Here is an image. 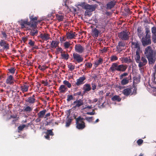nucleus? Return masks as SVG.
<instances>
[{"instance_id":"1","label":"nucleus","mask_w":156,"mask_h":156,"mask_svg":"<svg viewBox=\"0 0 156 156\" xmlns=\"http://www.w3.org/2000/svg\"><path fill=\"white\" fill-rule=\"evenodd\" d=\"M144 52L149 65H153L156 61V51L152 49L151 46H149L145 48Z\"/></svg>"},{"instance_id":"2","label":"nucleus","mask_w":156,"mask_h":156,"mask_svg":"<svg viewBox=\"0 0 156 156\" xmlns=\"http://www.w3.org/2000/svg\"><path fill=\"white\" fill-rule=\"evenodd\" d=\"M137 89L134 86L124 89L122 91V93L126 96L129 95H134L136 94Z\"/></svg>"},{"instance_id":"3","label":"nucleus","mask_w":156,"mask_h":156,"mask_svg":"<svg viewBox=\"0 0 156 156\" xmlns=\"http://www.w3.org/2000/svg\"><path fill=\"white\" fill-rule=\"evenodd\" d=\"M141 41L144 47L150 45L151 43V36H144L142 37Z\"/></svg>"},{"instance_id":"4","label":"nucleus","mask_w":156,"mask_h":156,"mask_svg":"<svg viewBox=\"0 0 156 156\" xmlns=\"http://www.w3.org/2000/svg\"><path fill=\"white\" fill-rule=\"evenodd\" d=\"M118 36L121 40H127L129 39L128 32L127 30L122 31L118 34Z\"/></svg>"},{"instance_id":"5","label":"nucleus","mask_w":156,"mask_h":156,"mask_svg":"<svg viewBox=\"0 0 156 156\" xmlns=\"http://www.w3.org/2000/svg\"><path fill=\"white\" fill-rule=\"evenodd\" d=\"M83 104V101L81 99L79 100H76L74 101L72 104V105H74L73 108L74 109L78 108L80 106L82 105Z\"/></svg>"},{"instance_id":"6","label":"nucleus","mask_w":156,"mask_h":156,"mask_svg":"<svg viewBox=\"0 0 156 156\" xmlns=\"http://www.w3.org/2000/svg\"><path fill=\"white\" fill-rule=\"evenodd\" d=\"M73 57L74 60L78 63H80L83 61V58L77 53H74L73 54Z\"/></svg>"},{"instance_id":"7","label":"nucleus","mask_w":156,"mask_h":156,"mask_svg":"<svg viewBox=\"0 0 156 156\" xmlns=\"http://www.w3.org/2000/svg\"><path fill=\"white\" fill-rule=\"evenodd\" d=\"M75 51L79 53H82L84 49V47L79 44L75 45Z\"/></svg>"},{"instance_id":"8","label":"nucleus","mask_w":156,"mask_h":156,"mask_svg":"<svg viewBox=\"0 0 156 156\" xmlns=\"http://www.w3.org/2000/svg\"><path fill=\"white\" fill-rule=\"evenodd\" d=\"M76 124L77 128L79 129H82L85 127V123H82L77 120H76Z\"/></svg>"},{"instance_id":"9","label":"nucleus","mask_w":156,"mask_h":156,"mask_svg":"<svg viewBox=\"0 0 156 156\" xmlns=\"http://www.w3.org/2000/svg\"><path fill=\"white\" fill-rule=\"evenodd\" d=\"M20 23L22 28L25 27V25H27L28 26H30V22H28L27 20L26 19L21 20L20 22Z\"/></svg>"},{"instance_id":"10","label":"nucleus","mask_w":156,"mask_h":156,"mask_svg":"<svg viewBox=\"0 0 156 156\" xmlns=\"http://www.w3.org/2000/svg\"><path fill=\"white\" fill-rule=\"evenodd\" d=\"M110 69L112 72L118 70V65L116 63H113L110 68Z\"/></svg>"},{"instance_id":"11","label":"nucleus","mask_w":156,"mask_h":156,"mask_svg":"<svg viewBox=\"0 0 156 156\" xmlns=\"http://www.w3.org/2000/svg\"><path fill=\"white\" fill-rule=\"evenodd\" d=\"M83 92L84 94L90 91L91 89V88L89 84L86 83L83 85Z\"/></svg>"},{"instance_id":"12","label":"nucleus","mask_w":156,"mask_h":156,"mask_svg":"<svg viewBox=\"0 0 156 156\" xmlns=\"http://www.w3.org/2000/svg\"><path fill=\"white\" fill-rule=\"evenodd\" d=\"M86 79V77L83 76L82 77H80L78 79H77L76 84L79 86L80 85L83 83V81Z\"/></svg>"},{"instance_id":"13","label":"nucleus","mask_w":156,"mask_h":156,"mask_svg":"<svg viewBox=\"0 0 156 156\" xmlns=\"http://www.w3.org/2000/svg\"><path fill=\"white\" fill-rule=\"evenodd\" d=\"M14 79L12 76L10 75L8 76L6 80V83L9 84L11 85L14 83L13 81Z\"/></svg>"},{"instance_id":"14","label":"nucleus","mask_w":156,"mask_h":156,"mask_svg":"<svg viewBox=\"0 0 156 156\" xmlns=\"http://www.w3.org/2000/svg\"><path fill=\"white\" fill-rule=\"evenodd\" d=\"M100 32L97 29L94 28L92 29V35L94 37H97L98 36Z\"/></svg>"},{"instance_id":"15","label":"nucleus","mask_w":156,"mask_h":156,"mask_svg":"<svg viewBox=\"0 0 156 156\" xmlns=\"http://www.w3.org/2000/svg\"><path fill=\"white\" fill-rule=\"evenodd\" d=\"M131 43L133 48L136 49V51L138 52L140 51V45L139 43L138 42H132Z\"/></svg>"},{"instance_id":"16","label":"nucleus","mask_w":156,"mask_h":156,"mask_svg":"<svg viewBox=\"0 0 156 156\" xmlns=\"http://www.w3.org/2000/svg\"><path fill=\"white\" fill-rule=\"evenodd\" d=\"M144 27L145 34L144 36H151L150 26L147 25L145 26Z\"/></svg>"},{"instance_id":"17","label":"nucleus","mask_w":156,"mask_h":156,"mask_svg":"<svg viewBox=\"0 0 156 156\" xmlns=\"http://www.w3.org/2000/svg\"><path fill=\"white\" fill-rule=\"evenodd\" d=\"M116 2L115 1L113 0L108 2L106 5L107 9H110L112 8L115 5Z\"/></svg>"},{"instance_id":"18","label":"nucleus","mask_w":156,"mask_h":156,"mask_svg":"<svg viewBox=\"0 0 156 156\" xmlns=\"http://www.w3.org/2000/svg\"><path fill=\"white\" fill-rule=\"evenodd\" d=\"M127 66L123 64L118 65V71L124 72L126 71Z\"/></svg>"},{"instance_id":"19","label":"nucleus","mask_w":156,"mask_h":156,"mask_svg":"<svg viewBox=\"0 0 156 156\" xmlns=\"http://www.w3.org/2000/svg\"><path fill=\"white\" fill-rule=\"evenodd\" d=\"M85 9L93 12L95 10V8L92 5L87 4L85 7Z\"/></svg>"},{"instance_id":"20","label":"nucleus","mask_w":156,"mask_h":156,"mask_svg":"<svg viewBox=\"0 0 156 156\" xmlns=\"http://www.w3.org/2000/svg\"><path fill=\"white\" fill-rule=\"evenodd\" d=\"M40 37L43 40L47 41L49 38V35L48 34H41L40 35Z\"/></svg>"},{"instance_id":"21","label":"nucleus","mask_w":156,"mask_h":156,"mask_svg":"<svg viewBox=\"0 0 156 156\" xmlns=\"http://www.w3.org/2000/svg\"><path fill=\"white\" fill-rule=\"evenodd\" d=\"M59 44V42L57 41H52L50 47L52 48H55Z\"/></svg>"},{"instance_id":"22","label":"nucleus","mask_w":156,"mask_h":156,"mask_svg":"<svg viewBox=\"0 0 156 156\" xmlns=\"http://www.w3.org/2000/svg\"><path fill=\"white\" fill-rule=\"evenodd\" d=\"M67 88L65 87V86L64 85H61L59 88V90L60 91V92L61 93H64L66 91H67Z\"/></svg>"},{"instance_id":"23","label":"nucleus","mask_w":156,"mask_h":156,"mask_svg":"<svg viewBox=\"0 0 156 156\" xmlns=\"http://www.w3.org/2000/svg\"><path fill=\"white\" fill-rule=\"evenodd\" d=\"M67 38L68 39L73 38L76 36L75 32H70L67 33Z\"/></svg>"},{"instance_id":"24","label":"nucleus","mask_w":156,"mask_h":156,"mask_svg":"<svg viewBox=\"0 0 156 156\" xmlns=\"http://www.w3.org/2000/svg\"><path fill=\"white\" fill-rule=\"evenodd\" d=\"M46 112V109H44L41 111L37 114L38 117H40L41 118L44 117Z\"/></svg>"},{"instance_id":"25","label":"nucleus","mask_w":156,"mask_h":156,"mask_svg":"<svg viewBox=\"0 0 156 156\" xmlns=\"http://www.w3.org/2000/svg\"><path fill=\"white\" fill-rule=\"evenodd\" d=\"M29 86L24 85L21 86V90L23 92H24L28 91Z\"/></svg>"},{"instance_id":"26","label":"nucleus","mask_w":156,"mask_h":156,"mask_svg":"<svg viewBox=\"0 0 156 156\" xmlns=\"http://www.w3.org/2000/svg\"><path fill=\"white\" fill-rule=\"evenodd\" d=\"M129 78L126 77L123 79L121 82V84L122 85H124L127 84L129 82Z\"/></svg>"},{"instance_id":"27","label":"nucleus","mask_w":156,"mask_h":156,"mask_svg":"<svg viewBox=\"0 0 156 156\" xmlns=\"http://www.w3.org/2000/svg\"><path fill=\"white\" fill-rule=\"evenodd\" d=\"M140 51H136V56L135 59L136 62H139L140 61V57L139 53Z\"/></svg>"},{"instance_id":"28","label":"nucleus","mask_w":156,"mask_h":156,"mask_svg":"<svg viewBox=\"0 0 156 156\" xmlns=\"http://www.w3.org/2000/svg\"><path fill=\"white\" fill-rule=\"evenodd\" d=\"M38 32V30H37L35 29H33L31 30L29 34L30 35L34 36L35 35H36Z\"/></svg>"},{"instance_id":"29","label":"nucleus","mask_w":156,"mask_h":156,"mask_svg":"<svg viewBox=\"0 0 156 156\" xmlns=\"http://www.w3.org/2000/svg\"><path fill=\"white\" fill-rule=\"evenodd\" d=\"M35 99L33 97H30L26 100V102H28L30 104L34 103L35 102Z\"/></svg>"},{"instance_id":"30","label":"nucleus","mask_w":156,"mask_h":156,"mask_svg":"<svg viewBox=\"0 0 156 156\" xmlns=\"http://www.w3.org/2000/svg\"><path fill=\"white\" fill-rule=\"evenodd\" d=\"M121 98H120L119 96L115 95L112 97V100L113 101H117L118 102H119L121 100Z\"/></svg>"},{"instance_id":"31","label":"nucleus","mask_w":156,"mask_h":156,"mask_svg":"<svg viewBox=\"0 0 156 156\" xmlns=\"http://www.w3.org/2000/svg\"><path fill=\"white\" fill-rule=\"evenodd\" d=\"M154 68L155 69V72H154L152 74V80L154 82L155 81V75H156V65L154 66Z\"/></svg>"},{"instance_id":"32","label":"nucleus","mask_w":156,"mask_h":156,"mask_svg":"<svg viewBox=\"0 0 156 156\" xmlns=\"http://www.w3.org/2000/svg\"><path fill=\"white\" fill-rule=\"evenodd\" d=\"M92 12L90 11V10L86 9V10L85 12V15L86 16H87L88 17H90L92 15Z\"/></svg>"},{"instance_id":"33","label":"nucleus","mask_w":156,"mask_h":156,"mask_svg":"<svg viewBox=\"0 0 156 156\" xmlns=\"http://www.w3.org/2000/svg\"><path fill=\"white\" fill-rule=\"evenodd\" d=\"M102 59L101 58H100L98 60L95 62L94 64L96 67H97L102 62Z\"/></svg>"},{"instance_id":"34","label":"nucleus","mask_w":156,"mask_h":156,"mask_svg":"<svg viewBox=\"0 0 156 156\" xmlns=\"http://www.w3.org/2000/svg\"><path fill=\"white\" fill-rule=\"evenodd\" d=\"M63 83L65 85H66L67 87L69 88H70L71 87V84L70 83L69 81L66 80H64L63 82Z\"/></svg>"},{"instance_id":"35","label":"nucleus","mask_w":156,"mask_h":156,"mask_svg":"<svg viewBox=\"0 0 156 156\" xmlns=\"http://www.w3.org/2000/svg\"><path fill=\"white\" fill-rule=\"evenodd\" d=\"M72 119H69L66 121V127H68L71 124V123L72 121Z\"/></svg>"},{"instance_id":"36","label":"nucleus","mask_w":156,"mask_h":156,"mask_svg":"<svg viewBox=\"0 0 156 156\" xmlns=\"http://www.w3.org/2000/svg\"><path fill=\"white\" fill-rule=\"evenodd\" d=\"M61 56L63 59L67 60L69 58V55L68 54H65L62 53L61 55Z\"/></svg>"},{"instance_id":"37","label":"nucleus","mask_w":156,"mask_h":156,"mask_svg":"<svg viewBox=\"0 0 156 156\" xmlns=\"http://www.w3.org/2000/svg\"><path fill=\"white\" fill-rule=\"evenodd\" d=\"M123 61L125 63H129L131 62V60L130 58H124Z\"/></svg>"},{"instance_id":"38","label":"nucleus","mask_w":156,"mask_h":156,"mask_svg":"<svg viewBox=\"0 0 156 156\" xmlns=\"http://www.w3.org/2000/svg\"><path fill=\"white\" fill-rule=\"evenodd\" d=\"M64 47L66 49L69 48L71 45L68 42L66 41L64 43Z\"/></svg>"},{"instance_id":"39","label":"nucleus","mask_w":156,"mask_h":156,"mask_svg":"<svg viewBox=\"0 0 156 156\" xmlns=\"http://www.w3.org/2000/svg\"><path fill=\"white\" fill-rule=\"evenodd\" d=\"M152 35H156V26H154L151 28Z\"/></svg>"},{"instance_id":"40","label":"nucleus","mask_w":156,"mask_h":156,"mask_svg":"<svg viewBox=\"0 0 156 156\" xmlns=\"http://www.w3.org/2000/svg\"><path fill=\"white\" fill-rule=\"evenodd\" d=\"M85 120H86L87 122H91L93 120H94V118L92 116L86 117L85 118Z\"/></svg>"},{"instance_id":"41","label":"nucleus","mask_w":156,"mask_h":156,"mask_svg":"<svg viewBox=\"0 0 156 156\" xmlns=\"http://www.w3.org/2000/svg\"><path fill=\"white\" fill-rule=\"evenodd\" d=\"M141 61L143 63L146 65L147 63V61L144 57H142L141 59Z\"/></svg>"},{"instance_id":"42","label":"nucleus","mask_w":156,"mask_h":156,"mask_svg":"<svg viewBox=\"0 0 156 156\" xmlns=\"http://www.w3.org/2000/svg\"><path fill=\"white\" fill-rule=\"evenodd\" d=\"M125 45V43L123 41H119L118 43V46L120 47H124Z\"/></svg>"},{"instance_id":"43","label":"nucleus","mask_w":156,"mask_h":156,"mask_svg":"<svg viewBox=\"0 0 156 156\" xmlns=\"http://www.w3.org/2000/svg\"><path fill=\"white\" fill-rule=\"evenodd\" d=\"M85 120V118H82L80 116H79L76 119V120L80 121L82 123H84L83 122V120Z\"/></svg>"},{"instance_id":"44","label":"nucleus","mask_w":156,"mask_h":156,"mask_svg":"<svg viewBox=\"0 0 156 156\" xmlns=\"http://www.w3.org/2000/svg\"><path fill=\"white\" fill-rule=\"evenodd\" d=\"M118 59V57L115 55H112L110 57V60L112 62Z\"/></svg>"},{"instance_id":"45","label":"nucleus","mask_w":156,"mask_h":156,"mask_svg":"<svg viewBox=\"0 0 156 156\" xmlns=\"http://www.w3.org/2000/svg\"><path fill=\"white\" fill-rule=\"evenodd\" d=\"M32 110V109L30 107L27 106L24 108V111L25 112H30Z\"/></svg>"},{"instance_id":"46","label":"nucleus","mask_w":156,"mask_h":156,"mask_svg":"<svg viewBox=\"0 0 156 156\" xmlns=\"http://www.w3.org/2000/svg\"><path fill=\"white\" fill-rule=\"evenodd\" d=\"M25 127L26 125L25 124H23L22 125L19 126L18 128V129L19 130V131H22L23 130V129Z\"/></svg>"},{"instance_id":"47","label":"nucleus","mask_w":156,"mask_h":156,"mask_svg":"<svg viewBox=\"0 0 156 156\" xmlns=\"http://www.w3.org/2000/svg\"><path fill=\"white\" fill-rule=\"evenodd\" d=\"M8 70L10 73L14 74L15 72L16 69L14 68L11 67L10 69H9Z\"/></svg>"},{"instance_id":"48","label":"nucleus","mask_w":156,"mask_h":156,"mask_svg":"<svg viewBox=\"0 0 156 156\" xmlns=\"http://www.w3.org/2000/svg\"><path fill=\"white\" fill-rule=\"evenodd\" d=\"M57 18V20L59 21H62L63 20V16L62 15H58L56 16Z\"/></svg>"},{"instance_id":"49","label":"nucleus","mask_w":156,"mask_h":156,"mask_svg":"<svg viewBox=\"0 0 156 156\" xmlns=\"http://www.w3.org/2000/svg\"><path fill=\"white\" fill-rule=\"evenodd\" d=\"M137 144L139 146H140L143 142V140L141 139H139L137 141Z\"/></svg>"},{"instance_id":"50","label":"nucleus","mask_w":156,"mask_h":156,"mask_svg":"<svg viewBox=\"0 0 156 156\" xmlns=\"http://www.w3.org/2000/svg\"><path fill=\"white\" fill-rule=\"evenodd\" d=\"M6 44V42L2 40H1L0 41V46H1L3 47Z\"/></svg>"},{"instance_id":"51","label":"nucleus","mask_w":156,"mask_h":156,"mask_svg":"<svg viewBox=\"0 0 156 156\" xmlns=\"http://www.w3.org/2000/svg\"><path fill=\"white\" fill-rule=\"evenodd\" d=\"M128 75V73H124L121 75L120 76V79H122L123 77L126 76Z\"/></svg>"},{"instance_id":"52","label":"nucleus","mask_w":156,"mask_h":156,"mask_svg":"<svg viewBox=\"0 0 156 156\" xmlns=\"http://www.w3.org/2000/svg\"><path fill=\"white\" fill-rule=\"evenodd\" d=\"M152 39L153 42L154 43H156V35H152Z\"/></svg>"},{"instance_id":"53","label":"nucleus","mask_w":156,"mask_h":156,"mask_svg":"<svg viewBox=\"0 0 156 156\" xmlns=\"http://www.w3.org/2000/svg\"><path fill=\"white\" fill-rule=\"evenodd\" d=\"M73 99V97L72 95H68L67 96V100L68 101H69L70 100Z\"/></svg>"},{"instance_id":"54","label":"nucleus","mask_w":156,"mask_h":156,"mask_svg":"<svg viewBox=\"0 0 156 156\" xmlns=\"http://www.w3.org/2000/svg\"><path fill=\"white\" fill-rule=\"evenodd\" d=\"M95 112H94V110L93 109L92 110V112H87L86 113V114L90 115H94L96 114Z\"/></svg>"},{"instance_id":"55","label":"nucleus","mask_w":156,"mask_h":156,"mask_svg":"<svg viewBox=\"0 0 156 156\" xmlns=\"http://www.w3.org/2000/svg\"><path fill=\"white\" fill-rule=\"evenodd\" d=\"M47 134L49 135L52 136L54 135L52 131V130L50 129L47 130V132L46 133Z\"/></svg>"},{"instance_id":"56","label":"nucleus","mask_w":156,"mask_h":156,"mask_svg":"<svg viewBox=\"0 0 156 156\" xmlns=\"http://www.w3.org/2000/svg\"><path fill=\"white\" fill-rule=\"evenodd\" d=\"M91 85L93 90H94L96 89V84L92 82L91 83Z\"/></svg>"},{"instance_id":"57","label":"nucleus","mask_w":156,"mask_h":156,"mask_svg":"<svg viewBox=\"0 0 156 156\" xmlns=\"http://www.w3.org/2000/svg\"><path fill=\"white\" fill-rule=\"evenodd\" d=\"M85 66H87L88 68H90L92 67V64L90 62H87L85 64Z\"/></svg>"},{"instance_id":"58","label":"nucleus","mask_w":156,"mask_h":156,"mask_svg":"<svg viewBox=\"0 0 156 156\" xmlns=\"http://www.w3.org/2000/svg\"><path fill=\"white\" fill-rule=\"evenodd\" d=\"M68 67L71 70H73L75 68V66H73V65H72L71 64L68 65Z\"/></svg>"},{"instance_id":"59","label":"nucleus","mask_w":156,"mask_h":156,"mask_svg":"<svg viewBox=\"0 0 156 156\" xmlns=\"http://www.w3.org/2000/svg\"><path fill=\"white\" fill-rule=\"evenodd\" d=\"M83 94H81V91H80L79 92H78L76 93H75L74 94V96H77V95H80L83 97Z\"/></svg>"},{"instance_id":"60","label":"nucleus","mask_w":156,"mask_h":156,"mask_svg":"<svg viewBox=\"0 0 156 156\" xmlns=\"http://www.w3.org/2000/svg\"><path fill=\"white\" fill-rule=\"evenodd\" d=\"M139 63V64H138V66L140 67V68H141L144 66H145L146 65L144 64V63H143V62H138Z\"/></svg>"},{"instance_id":"61","label":"nucleus","mask_w":156,"mask_h":156,"mask_svg":"<svg viewBox=\"0 0 156 156\" xmlns=\"http://www.w3.org/2000/svg\"><path fill=\"white\" fill-rule=\"evenodd\" d=\"M30 18L31 20L34 21L37 20V17H34L33 16H30Z\"/></svg>"},{"instance_id":"62","label":"nucleus","mask_w":156,"mask_h":156,"mask_svg":"<svg viewBox=\"0 0 156 156\" xmlns=\"http://www.w3.org/2000/svg\"><path fill=\"white\" fill-rule=\"evenodd\" d=\"M142 28L141 27H138L137 29V31L138 33H142Z\"/></svg>"},{"instance_id":"63","label":"nucleus","mask_w":156,"mask_h":156,"mask_svg":"<svg viewBox=\"0 0 156 156\" xmlns=\"http://www.w3.org/2000/svg\"><path fill=\"white\" fill-rule=\"evenodd\" d=\"M29 41H30L28 43L31 46H34V41H32L31 40H30Z\"/></svg>"},{"instance_id":"64","label":"nucleus","mask_w":156,"mask_h":156,"mask_svg":"<svg viewBox=\"0 0 156 156\" xmlns=\"http://www.w3.org/2000/svg\"><path fill=\"white\" fill-rule=\"evenodd\" d=\"M78 6H81L83 8L85 9V7L86 6V5L85 4V3L84 2L81 3L78 5Z\"/></svg>"}]
</instances>
